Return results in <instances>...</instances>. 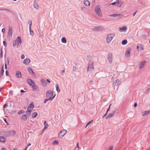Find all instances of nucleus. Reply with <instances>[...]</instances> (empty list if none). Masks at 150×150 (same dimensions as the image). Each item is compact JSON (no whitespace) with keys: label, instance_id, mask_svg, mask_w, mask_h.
<instances>
[{"label":"nucleus","instance_id":"f257e3e1","mask_svg":"<svg viewBox=\"0 0 150 150\" xmlns=\"http://www.w3.org/2000/svg\"><path fill=\"white\" fill-rule=\"evenodd\" d=\"M115 36L114 34H110L108 35L106 37V42L108 43H110Z\"/></svg>","mask_w":150,"mask_h":150},{"label":"nucleus","instance_id":"f03ea898","mask_svg":"<svg viewBox=\"0 0 150 150\" xmlns=\"http://www.w3.org/2000/svg\"><path fill=\"white\" fill-rule=\"evenodd\" d=\"M53 94V91L51 90H50L47 92L46 96L50 100H52L54 99V97H52Z\"/></svg>","mask_w":150,"mask_h":150},{"label":"nucleus","instance_id":"7ed1b4c3","mask_svg":"<svg viewBox=\"0 0 150 150\" xmlns=\"http://www.w3.org/2000/svg\"><path fill=\"white\" fill-rule=\"evenodd\" d=\"M95 11L96 13L98 16H102V13L99 6H97L96 7Z\"/></svg>","mask_w":150,"mask_h":150},{"label":"nucleus","instance_id":"20e7f679","mask_svg":"<svg viewBox=\"0 0 150 150\" xmlns=\"http://www.w3.org/2000/svg\"><path fill=\"white\" fill-rule=\"evenodd\" d=\"M93 63L92 61H90L88 64L87 69L88 71H91L94 69V68L93 66Z\"/></svg>","mask_w":150,"mask_h":150},{"label":"nucleus","instance_id":"39448f33","mask_svg":"<svg viewBox=\"0 0 150 150\" xmlns=\"http://www.w3.org/2000/svg\"><path fill=\"white\" fill-rule=\"evenodd\" d=\"M16 134V132L14 130L6 131L5 132L6 135L7 136H13Z\"/></svg>","mask_w":150,"mask_h":150},{"label":"nucleus","instance_id":"423d86ee","mask_svg":"<svg viewBox=\"0 0 150 150\" xmlns=\"http://www.w3.org/2000/svg\"><path fill=\"white\" fill-rule=\"evenodd\" d=\"M107 57L109 63H111L112 62V54L111 52L108 53Z\"/></svg>","mask_w":150,"mask_h":150},{"label":"nucleus","instance_id":"0eeeda50","mask_svg":"<svg viewBox=\"0 0 150 150\" xmlns=\"http://www.w3.org/2000/svg\"><path fill=\"white\" fill-rule=\"evenodd\" d=\"M67 131L66 130H61L59 133L58 136L59 137L62 138L67 133Z\"/></svg>","mask_w":150,"mask_h":150},{"label":"nucleus","instance_id":"6e6552de","mask_svg":"<svg viewBox=\"0 0 150 150\" xmlns=\"http://www.w3.org/2000/svg\"><path fill=\"white\" fill-rule=\"evenodd\" d=\"M103 28L101 26H97L95 27L92 29V30L94 31H96L97 32L100 31H101Z\"/></svg>","mask_w":150,"mask_h":150},{"label":"nucleus","instance_id":"1a4fd4ad","mask_svg":"<svg viewBox=\"0 0 150 150\" xmlns=\"http://www.w3.org/2000/svg\"><path fill=\"white\" fill-rule=\"evenodd\" d=\"M27 82L30 86H32L33 85L35 84L34 82L30 79H28L27 80Z\"/></svg>","mask_w":150,"mask_h":150},{"label":"nucleus","instance_id":"9d476101","mask_svg":"<svg viewBox=\"0 0 150 150\" xmlns=\"http://www.w3.org/2000/svg\"><path fill=\"white\" fill-rule=\"evenodd\" d=\"M16 41V42L17 43V45H21L22 42V40L21 38V37L19 36L18 37L16 40H15Z\"/></svg>","mask_w":150,"mask_h":150},{"label":"nucleus","instance_id":"9b49d317","mask_svg":"<svg viewBox=\"0 0 150 150\" xmlns=\"http://www.w3.org/2000/svg\"><path fill=\"white\" fill-rule=\"evenodd\" d=\"M34 104L33 102H32L30 103V104L29 106H28L27 110H31V111H32L33 109L34 108Z\"/></svg>","mask_w":150,"mask_h":150},{"label":"nucleus","instance_id":"f8f14e48","mask_svg":"<svg viewBox=\"0 0 150 150\" xmlns=\"http://www.w3.org/2000/svg\"><path fill=\"white\" fill-rule=\"evenodd\" d=\"M146 62V61H144L141 62L139 64V68L140 69H142L144 67Z\"/></svg>","mask_w":150,"mask_h":150},{"label":"nucleus","instance_id":"ddd939ff","mask_svg":"<svg viewBox=\"0 0 150 150\" xmlns=\"http://www.w3.org/2000/svg\"><path fill=\"white\" fill-rule=\"evenodd\" d=\"M109 16L110 17H121L122 16V15L121 14H115L112 15H109Z\"/></svg>","mask_w":150,"mask_h":150},{"label":"nucleus","instance_id":"4468645a","mask_svg":"<svg viewBox=\"0 0 150 150\" xmlns=\"http://www.w3.org/2000/svg\"><path fill=\"white\" fill-rule=\"evenodd\" d=\"M33 7L34 8L37 10L39 9V6L36 1V0H34L33 2Z\"/></svg>","mask_w":150,"mask_h":150},{"label":"nucleus","instance_id":"2eb2a0df","mask_svg":"<svg viewBox=\"0 0 150 150\" xmlns=\"http://www.w3.org/2000/svg\"><path fill=\"white\" fill-rule=\"evenodd\" d=\"M16 76L18 79L21 78L22 75L21 72L19 71H17L16 72Z\"/></svg>","mask_w":150,"mask_h":150},{"label":"nucleus","instance_id":"dca6fc26","mask_svg":"<svg viewBox=\"0 0 150 150\" xmlns=\"http://www.w3.org/2000/svg\"><path fill=\"white\" fill-rule=\"evenodd\" d=\"M30 62V60L29 59L26 58L24 60L23 62V63L26 65H28L29 64Z\"/></svg>","mask_w":150,"mask_h":150},{"label":"nucleus","instance_id":"f3484780","mask_svg":"<svg viewBox=\"0 0 150 150\" xmlns=\"http://www.w3.org/2000/svg\"><path fill=\"white\" fill-rule=\"evenodd\" d=\"M115 112V111H113L112 113H110L109 114L105 117V119H109V118L111 117H112L113 116V115L114 114Z\"/></svg>","mask_w":150,"mask_h":150},{"label":"nucleus","instance_id":"a211bd4d","mask_svg":"<svg viewBox=\"0 0 150 150\" xmlns=\"http://www.w3.org/2000/svg\"><path fill=\"white\" fill-rule=\"evenodd\" d=\"M13 30L12 29H10L8 31L7 36L9 37H11L12 36Z\"/></svg>","mask_w":150,"mask_h":150},{"label":"nucleus","instance_id":"6ab92c4d","mask_svg":"<svg viewBox=\"0 0 150 150\" xmlns=\"http://www.w3.org/2000/svg\"><path fill=\"white\" fill-rule=\"evenodd\" d=\"M28 69L29 72L30 74H32L33 76H34L36 75L35 73L33 71V70L30 67H28Z\"/></svg>","mask_w":150,"mask_h":150},{"label":"nucleus","instance_id":"aec40b11","mask_svg":"<svg viewBox=\"0 0 150 150\" xmlns=\"http://www.w3.org/2000/svg\"><path fill=\"white\" fill-rule=\"evenodd\" d=\"M131 49L128 48L126 50L125 52V55H129L130 54Z\"/></svg>","mask_w":150,"mask_h":150},{"label":"nucleus","instance_id":"412c9836","mask_svg":"<svg viewBox=\"0 0 150 150\" xmlns=\"http://www.w3.org/2000/svg\"><path fill=\"white\" fill-rule=\"evenodd\" d=\"M41 81L42 84L44 87H45L47 86L46 81L44 79H42L41 80Z\"/></svg>","mask_w":150,"mask_h":150},{"label":"nucleus","instance_id":"4be33fe9","mask_svg":"<svg viewBox=\"0 0 150 150\" xmlns=\"http://www.w3.org/2000/svg\"><path fill=\"white\" fill-rule=\"evenodd\" d=\"M33 85H34L32 86L33 91H35L36 90H37L38 91H39V88L38 86H36L35 84Z\"/></svg>","mask_w":150,"mask_h":150},{"label":"nucleus","instance_id":"5701e85b","mask_svg":"<svg viewBox=\"0 0 150 150\" xmlns=\"http://www.w3.org/2000/svg\"><path fill=\"white\" fill-rule=\"evenodd\" d=\"M6 139L3 136H0V141L2 142H6Z\"/></svg>","mask_w":150,"mask_h":150},{"label":"nucleus","instance_id":"b1692460","mask_svg":"<svg viewBox=\"0 0 150 150\" xmlns=\"http://www.w3.org/2000/svg\"><path fill=\"white\" fill-rule=\"evenodd\" d=\"M149 113H150V110H146L142 113V115L144 116L147 115Z\"/></svg>","mask_w":150,"mask_h":150},{"label":"nucleus","instance_id":"393cba45","mask_svg":"<svg viewBox=\"0 0 150 150\" xmlns=\"http://www.w3.org/2000/svg\"><path fill=\"white\" fill-rule=\"evenodd\" d=\"M119 83V80L116 79L113 83V85L114 86H117L118 85Z\"/></svg>","mask_w":150,"mask_h":150},{"label":"nucleus","instance_id":"a878e982","mask_svg":"<svg viewBox=\"0 0 150 150\" xmlns=\"http://www.w3.org/2000/svg\"><path fill=\"white\" fill-rule=\"evenodd\" d=\"M27 116L26 115H23L21 117V119L24 121H25L27 120Z\"/></svg>","mask_w":150,"mask_h":150},{"label":"nucleus","instance_id":"bb28decb","mask_svg":"<svg viewBox=\"0 0 150 150\" xmlns=\"http://www.w3.org/2000/svg\"><path fill=\"white\" fill-rule=\"evenodd\" d=\"M84 4L86 6H89L90 5V3L88 0H86L84 1Z\"/></svg>","mask_w":150,"mask_h":150},{"label":"nucleus","instance_id":"cd10ccee","mask_svg":"<svg viewBox=\"0 0 150 150\" xmlns=\"http://www.w3.org/2000/svg\"><path fill=\"white\" fill-rule=\"evenodd\" d=\"M119 29L120 31L122 30L124 31L125 30L126 31L127 29V27L126 26H124L122 27H120Z\"/></svg>","mask_w":150,"mask_h":150},{"label":"nucleus","instance_id":"c85d7f7f","mask_svg":"<svg viewBox=\"0 0 150 150\" xmlns=\"http://www.w3.org/2000/svg\"><path fill=\"white\" fill-rule=\"evenodd\" d=\"M44 124L45 125V128L44 129H45L47 128L48 127V125L46 121H44Z\"/></svg>","mask_w":150,"mask_h":150},{"label":"nucleus","instance_id":"c756f323","mask_svg":"<svg viewBox=\"0 0 150 150\" xmlns=\"http://www.w3.org/2000/svg\"><path fill=\"white\" fill-rule=\"evenodd\" d=\"M62 42L64 43H66L67 42V40L64 37H63L61 40Z\"/></svg>","mask_w":150,"mask_h":150},{"label":"nucleus","instance_id":"7c9ffc66","mask_svg":"<svg viewBox=\"0 0 150 150\" xmlns=\"http://www.w3.org/2000/svg\"><path fill=\"white\" fill-rule=\"evenodd\" d=\"M29 30H30V35L32 36H33L34 35V32L31 29V28H29Z\"/></svg>","mask_w":150,"mask_h":150},{"label":"nucleus","instance_id":"2f4dec72","mask_svg":"<svg viewBox=\"0 0 150 150\" xmlns=\"http://www.w3.org/2000/svg\"><path fill=\"white\" fill-rule=\"evenodd\" d=\"M38 115V114L37 112H34L32 115V117L33 118H35Z\"/></svg>","mask_w":150,"mask_h":150},{"label":"nucleus","instance_id":"473e14b6","mask_svg":"<svg viewBox=\"0 0 150 150\" xmlns=\"http://www.w3.org/2000/svg\"><path fill=\"white\" fill-rule=\"evenodd\" d=\"M4 70L3 69V66L2 67V69L1 70V71L0 72V77H1L3 74L4 73Z\"/></svg>","mask_w":150,"mask_h":150},{"label":"nucleus","instance_id":"72a5a7b5","mask_svg":"<svg viewBox=\"0 0 150 150\" xmlns=\"http://www.w3.org/2000/svg\"><path fill=\"white\" fill-rule=\"evenodd\" d=\"M127 43V41L126 40H124L122 42V44L123 45H126Z\"/></svg>","mask_w":150,"mask_h":150},{"label":"nucleus","instance_id":"f704fd0d","mask_svg":"<svg viewBox=\"0 0 150 150\" xmlns=\"http://www.w3.org/2000/svg\"><path fill=\"white\" fill-rule=\"evenodd\" d=\"M56 90L58 92H59L60 91L59 89V88L58 85V84H56Z\"/></svg>","mask_w":150,"mask_h":150},{"label":"nucleus","instance_id":"c9c22d12","mask_svg":"<svg viewBox=\"0 0 150 150\" xmlns=\"http://www.w3.org/2000/svg\"><path fill=\"white\" fill-rule=\"evenodd\" d=\"M6 11L8 12H11V11H10L8 9H6V8H1L0 9V11Z\"/></svg>","mask_w":150,"mask_h":150},{"label":"nucleus","instance_id":"e433bc0d","mask_svg":"<svg viewBox=\"0 0 150 150\" xmlns=\"http://www.w3.org/2000/svg\"><path fill=\"white\" fill-rule=\"evenodd\" d=\"M28 23L29 25V28H31V26L32 25V22L31 20H29L28 21Z\"/></svg>","mask_w":150,"mask_h":150},{"label":"nucleus","instance_id":"4c0bfd02","mask_svg":"<svg viewBox=\"0 0 150 150\" xmlns=\"http://www.w3.org/2000/svg\"><path fill=\"white\" fill-rule=\"evenodd\" d=\"M31 110H28L26 112V113L27 114V115L28 116H29L31 114Z\"/></svg>","mask_w":150,"mask_h":150},{"label":"nucleus","instance_id":"58836bf2","mask_svg":"<svg viewBox=\"0 0 150 150\" xmlns=\"http://www.w3.org/2000/svg\"><path fill=\"white\" fill-rule=\"evenodd\" d=\"M93 120H91L89 122L87 123V124H86V126L85 127V128H86L90 124H91V123H92V122H93Z\"/></svg>","mask_w":150,"mask_h":150},{"label":"nucleus","instance_id":"ea45409f","mask_svg":"<svg viewBox=\"0 0 150 150\" xmlns=\"http://www.w3.org/2000/svg\"><path fill=\"white\" fill-rule=\"evenodd\" d=\"M24 112V110H20V111H19L18 112V115H20V114H21L22 113H23Z\"/></svg>","mask_w":150,"mask_h":150},{"label":"nucleus","instance_id":"a19ab883","mask_svg":"<svg viewBox=\"0 0 150 150\" xmlns=\"http://www.w3.org/2000/svg\"><path fill=\"white\" fill-rule=\"evenodd\" d=\"M16 43H17L16 41L15 40H14L13 41V47H14L16 45Z\"/></svg>","mask_w":150,"mask_h":150},{"label":"nucleus","instance_id":"79ce46f5","mask_svg":"<svg viewBox=\"0 0 150 150\" xmlns=\"http://www.w3.org/2000/svg\"><path fill=\"white\" fill-rule=\"evenodd\" d=\"M53 143L54 144H57L58 143V142L57 140H55L53 142Z\"/></svg>","mask_w":150,"mask_h":150},{"label":"nucleus","instance_id":"37998d69","mask_svg":"<svg viewBox=\"0 0 150 150\" xmlns=\"http://www.w3.org/2000/svg\"><path fill=\"white\" fill-rule=\"evenodd\" d=\"M139 47L140 48V50H144L143 47V46L141 44H139Z\"/></svg>","mask_w":150,"mask_h":150},{"label":"nucleus","instance_id":"c03bdc74","mask_svg":"<svg viewBox=\"0 0 150 150\" xmlns=\"http://www.w3.org/2000/svg\"><path fill=\"white\" fill-rule=\"evenodd\" d=\"M150 91V88L147 89L145 92L146 93H147Z\"/></svg>","mask_w":150,"mask_h":150},{"label":"nucleus","instance_id":"a18cd8bd","mask_svg":"<svg viewBox=\"0 0 150 150\" xmlns=\"http://www.w3.org/2000/svg\"><path fill=\"white\" fill-rule=\"evenodd\" d=\"M146 36V35L145 34H143L141 35V37L143 38L145 37Z\"/></svg>","mask_w":150,"mask_h":150},{"label":"nucleus","instance_id":"49530a36","mask_svg":"<svg viewBox=\"0 0 150 150\" xmlns=\"http://www.w3.org/2000/svg\"><path fill=\"white\" fill-rule=\"evenodd\" d=\"M49 100H50L49 99V98L47 99H45L44 100V103H46V102Z\"/></svg>","mask_w":150,"mask_h":150},{"label":"nucleus","instance_id":"de8ad7c7","mask_svg":"<svg viewBox=\"0 0 150 150\" xmlns=\"http://www.w3.org/2000/svg\"><path fill=\"white\" fill-rule=\"evenodd\" d=\"M65 70H62V71H61V74L62 75H64V72H65Z\"/></svg>","mask_w":150,"mask_h":150},{"label":"nucleus","instance_id":"09e8293b","mask_svg":"<svg viewBox=\"0 0 150 150\" xmlns=\"http://www.w3.org/2000/svg\"><path fill=\"white\" fill-rule=\"evenodd\" d=\"M1 54H1V56H0V58H2V55H3V52H2V49H1Z\"/></svg>","mask_w":150,"mask_h":150},{"label":"nucleus","instance_id":"8fccbe9b","mask_svg":"<svg viewBox=\"0 0 150 150\" xmlns=\"http://www.w3.org/2000/svg\"><path fill=\"white\" fill-rule=\"evenodd\" d=\"M111 105V104H110V105H109V107L108 108V109H107V111H106V113H108V112L109 111V110H110V106Z\"/></svg>","mask_w":150,"mask_h":150},{"label":"nucleus","instance_id":"3c124183","mask_svg":"<svg viewBox=\"0 0 150 150\" xmlns=\"http://www.w3.org/2000/svg\"><path fill=\"white\" fill-rule=\"evenodd\" d=\"M5 31V28H3L2 30V32L3 33H4Z\"/></svg>","mask_w":150,"mask_h":150},{"label":"nucleus","instance_id":"603ef678","mask_svg":"<svg viewBox=\"0 0 150 150\" xmlns=\"http://www.w3.org/2000/svg\"><path fill=\"white\" fill-rule=\"evenodd\" d=\"M25 56L24 54H22L21 56V59H23L25 58Z\"/></svg>","mask_w":150,"mask_h":150},{"label":"nucleus","instance_id":"864d4df0","mask_svg":"<svg viewBox=\"0 0 150 150\" xmlns=\"http://www.w3.org/2000/svg\"><path fill=\"white\" fill-rule=\"evenodd\" d=\"M113 147L112 146H110L109 148V150H113Z\"/></svg>","mask_w":150,"mask_h":150},{"label":"nucleus","instance_id":"5fc2aeb1","mask_svg":"<svg viewBox=\"0 0 150 150\" xmlns=\"http://www.w3.org/2000/svg\"><path fill=\"white\" fill-rule=\"evenodd\" d=\"M3 43L4 46L6 47V42L5 41H4L3 42Z\"/></svg>","mask_w":150,"mask_h":150},{"label":"nucleus","instance_id":"6e6d98bb","mask_svg":"<svg viewBox=\"0 0 150 150\" xmlns=\"http://www.w3.org/2000/svg\"><path fill=\"white\" fill-rule=\"evenodd\" d=\"M8 106V105L7 104H5L3 106V108H5L6 107H7Z\"/></svg>","mask_w":150,"mask_h":150},{"label":"nucleus","instance_id":"4d7b16f0","mask_svg":"<svg viewBox=\"0 0 150 150\" xmlns=\"http://www.w3.org/2000/svg\"><path fill=\"white\" fill-rule=\"evenodd\" d=\"M76 66H74L73 68V70L74 71H75L76 69Z\"/></svg>","mask_w":150,"mask_h":150},{"label":"nucleus","instance_id":"13d9d810","mask_svg":"<svg viewBox=\"0 0 150 150\" xmlns=\"http://www.w3.org/2000/svg\"><path fill=\"white\" fill-rule=\"evenodd\" d=\"M6 76H8V71H6Z\"/></svg>","mask_w":150,"mask_h":150},{"label":"nucleus","instance_id":"bf43d9fd","mask_svg":"<svg viewBox=\"0 0 150 150\" xmlns=\"http://www.w3.org/2000/svg\"><path fill=\"white\" fill-rule=\"evenodd\" d=\"M117 3L116 2H114L112 3L111 4L112 5H115V4H116Z\"/></svg>","mask_w":150,"mask_h":150},{"label":"nucleus","instance_id":"052dcab7","mask_svg":"<svg viewBox=\"0 0 150 150\" xmlns=\"http://www.w3.org/2000/svg\"><path fill=\"white\" fill-rule=\"evenodd\" d=\"M21 92L22 93H24V92H25V91L24 90H21Z\"/></svg>","mask_w":150,"mask_h":150},{"label":"nucleus","instance_id":"680f3d73","mask_svg":"<svg viewBox=\"0 0 150 150\" xmlns=\"http://www.w3.org/2000/svg\"><path fill=\"white\" fill-rule=\"evenodd\" d=\"M4 121H5V122L7 124H8V123H7V122L6 121V118H4Z\"/></svg>","mask_w":150,"mask_h":150},{"label":"nucleus","instance_id":"e2e57ef3","mask_svg":"<svg viewBox=\"0 0 150 150\" xmlns=\"http://www.w3.org/2000/svg\"><path fill=\"white\" fill-rule=\"evenodd\" d=\"M137 11L136 12L134 13V14H133V16H134L136 14V13L137 12Z\"/></svg>","mask_w":150,"mask_h":150},{"label":"nucleus","instance_id":"0e129e2a","mask_svg":"<svg viewBox=\"0 0 150 150\" xmlns=\"http://www.w3.org/2000/svg\"><path fill=\"white\" fill-rule=\"evenodd\" d=\"M1 150H6V149L5 148H2L1 149Z\"/></svg>","mask_w":150,"mask_h":150},{"label":"nucleus","instance_id":"69168bd1","mask_svg":"<svg viewBox=\"0 0 150 150\" xmlns=\"http://www.w3.org/2000/svg\"><path fill=\"white\" fill-rule=\"evenodd\" d=\"M107 113L106 112V113H105V114L103 116V117H105V116H106V115H107Z\"/></svg>","mask_w":150,"mask_h":150},{"label":"nucleus","instance_id":"338daca9","mask_svg":"<svg viewBox=\"0 0 150 150\" xmlns=\"http://www.w3.org/2000/svg\"><path fill=\"white\" fill-rule=\"evenodd\" d=\"M137 106V103H134V107H136V106Z\"/></svg>","mask_w":150,"mask_h":150},{"label":"nucleus","instance_id":"774afa93","mask_svg":"<svg viewBox=\"0 0 150 150\" xmlns=\"http://www.w3.org/2000/svg\"><path fill=\"white\" fill-rule=\"evenodd\" d=\"M79 150V149L78 147H76L74 149V150Z\"/></svg>","mask_w":150,"mask_h":150}]
</instances>
